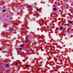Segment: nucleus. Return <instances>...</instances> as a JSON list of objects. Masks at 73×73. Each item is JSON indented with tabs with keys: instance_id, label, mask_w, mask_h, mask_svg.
Segmentation results:
<instances>
[{
	"instance_id": "f257e3e1",
	"label": "nucleus",
	"mask_w": 73,
	"mask_h": 73,
	"mask_svg": "<svg viewBox=\"0 0 73 73\" xmlns=\"http://www.w3.org/2000/svg\"><path fill=\"white\" fill-rule=\"evenodd\" d=\"M42 21L41 20H39V21H38V23H39V24L40 25H41L42 24Z\"/></svg>"
},
{
	"instance_id": "f03ea898",
	"label": "nucleus",
	"mask_w": 73,
	"mask_h": 73,
	"mask_svg": "<svg viewBox=\"0 0 73 73\" xmlns=\"http://www.w3.org/2000/svg\"><path fill=\"white\" fill-rule=\"evenodd\" d=\"M5 66L6 67H7V68H9V66H10V65L7 64H5Z\"/></svg>"
},
{
	"instance_id": "7ed1b4c3",
	"label": "nucleus",
	"mask_w": 73,
	"mask_h": 73,
	"mask_svg": "<svg viewBox=\"0 0 73 73\" xmlns=\"http://www.w3.org/2000/svg\"><path fill=\"white\" fill-rule=\"evenodd\" d=\"M9 30L10 32H12L13 31V29L12 28L10 29Z\"/></svg>"
},
{
	"instance_id": "20e7f679",
	"label": "nucleus",
	"mask_w": 73,
	"mask_h": 73,
	"mask_svg": "<svg viewBox=\"0 0 73 73\" xmlns=\"http://www.w3.org/2000/svg\"><path fill=\"white\" fill-rule=\"evenodd\" d=\"M29 40L27 39H26L24 42H28Z\"/></svg>"
},
{
	"instance_id": "39448f33",
	"label": "nucleus",
	"mask_w": 73,
	"mask_h": 73,
	"mask_svg": "<svg viewBox=\"0 0 73 73\" xmlns=\"http://www.w3.org/2000/svg\"><path fill=\"white\" fill-rule=\"evenodd\" d=\"M29 67V65H27L26 66V68H28Z\"/></svg>"
},
{
	"instance_id": "423d86ee",
	"label": "nucleus",
	"mask_w": 73,
	"mask_h": 73,
	"mask_svg": "<svg viewBox=\"0 0 73 73\" xmlns=\"http://www.w3.org/2000/svg\"><path fill=\"white\" fill-rule=\"evenodd\" d=\"M5 11H6V10L5 9L2 10V12H5Z\"/></svg>"
},
{
	"instance_id": "0eeeda50",
	"label": "nucleus",
	"mask_w": 73,
	"mask_h": 73,
	"mask_svg": "<svg viewBox=\"0 0 73 73\" xmlns=\"http://www.w3.org/2000/svg\"><path fill=\"white\" fill-rule=\"evenodd\" d=\"M63 29V28H62V27H60V30H62V29Z\"/></svg>"
},
{
	"instance_id": "6e6552de",
	"label": "nucleus",
	"mask_w": 73,
	"mask_h": 73,
	"mask_svg": "<svg viewBox=\"0 0 73 73\" xmlns=\"http://www.w3.org/2000/svg\"><path fill=\"white\" fill-rule=\"evenodd\" d=\"M57 8H53V9L54 10H55V11H56V10Z\"/></svg>"
},
{
	"instance_id": "1a4fd4ad",
	"label": "nucleus",
	"mask_w": 73,
	"mask_h": 73,
	"mask_svg": "<svg viewBox=\"0 0 73 73\" xmlns=\"http://www.w3.org/2000/svg\"><path fill=\"white\" fill-rule=\"evenodd\" d=\"M19 49L20 50H22V48H19Z\"/></svg>"
},
{
	"instance_id": "9d476101",
	"label": "nucleus",
	"mask_w": 73,
	"mask_h": 73,
	"mask_svg": "<svg viewBox=\"0 0 73 73\" xmlns=\"http://www.w3.org/2000/svg\"><path fill=\"white\" fill-rule=\"evenodd\" d=\"M72 21H70L69 22L70 24H72Z\"/></svg>"
},
{
	"instance_id": "9b49d317",
	"label": "nucleus",
	"mask_w": 73,
	"mask_h": 73,
	"mask_svg": "<svg viewBox=\"0 0 73 73\" xmlns=\"http://www.w3.org/2000/svg\"><path fill=\"white\" fill-rule=\"evenodd\" d=\"M15 65H18V63H17V62L15 63Z\"/></svg>"
},
{
	"instance_id": "f8f14e48",
	"label": "nucleus",
	"mask_w": 73,
	"mask_h": 73,
	"mask_svg": "<svg viewBox=\"0 0 73 73\" xmlns=\"http://www.w3.org/2000/svg\"><path fill=\"white\" fill-rule=\"evenodd\" d=\"M37 11L39 12L40 11V10L39 9H38V10H37Z\"/></svg>"
},
{
	"instance_id": "ddd939ff",
	"label": "nucleus",
	"mask_w": 73,
	"mask_h": 73,
	"mask_svg": "<svg viewBox=\"0 0 73 73\" xmlns=\"http://www.w3.org/2000/svg\"><path fill=\"white\" fill-rule=\"evenodd\" d=\"M28 7L29 8H30V7H31V5L28 6Z\"/></svg>"
},
{
	"instance_id": "4468645a",
	"label": "nucleus",
	"mask_w": 73,
	"mask_h": 73,
	"mask_svg": "<svg viewBox=\"0 0 73 73\" xmlns=\"http://www.w3.org/2000/svg\"><path fill=\"white\" fill-rule=\"evenodd\" d=\"M21 47H23V45H22L21 46Z\"/></svg>"
},
{
	"instance_id": "2eb2a0df",
	"label": "nucleus",
	"mask_w": 73,
	"mask_h": 73,
	"mask_svg": "<svg viewBox=\"0 0 73 73\" xmlns=\"http://www.w3.org/2000/svg\"><path fill=\"white\" fill-rule=\"evenodd\" d=\"M42 37H43V38H44V37H45V36H42Z\"/></svg>"
},
{
	"instance_id": "dca6fc26",
	"label": "nucleus",
	"mask_w": 73,
	"mask_h": 73,
	"mask_svg": "<svg viewBox=\"0 0 73 73\" xmlns=\"http://www.w3.org/2000/svg\"><path fill=\"white\" fill-rule=\"evenodd\" d=\"M2 50V49L0 48V50Z\"/></svg>"
}]
</instances>
